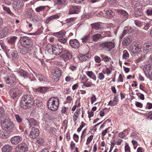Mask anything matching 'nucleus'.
<instances>
[{
  "instance_id": "obj_9",
  "label": "nucleus",
  "mask_w": 152,
  "mask_h": 152,
  "mask_svg": "<svg viewBox=\"0 0 152 152\" xmlns=\"http://www.w3.org/2000/svg\"><path fill=\"white\" fill-rule=\"evenodd\" d=\"M24 3L22 0H15L12 4L14 9L17 10L20 9L23 6Z\"/></svg>"
},
{
  "instance_id": "obj_58",
  "label": "nucleus",
  "mask_w": 152,
  "mask_h": 152,
  "mask_svg": "<svg viewBox=\"0 0 152 152\" xmlns=\"http://www.w3.org/2000/svg\"><path fill=\"white\" fill-rule=\"evenodd\" d=\"M130 137L134 139H137V136L136 133L134 132L130 134Z\"/></svg>"
},
{
  "instance_id": "obj_48",
  "label": "nucleus",
  "mask_w": 152,
  "mask_h": 152,
  "mask_svg": "<svg viewBox=\"0 0 152 152\" xmlns=\"http://www.w3.org/2000/svg\"><path fill=\"white\" fill-rule=\"evenodd\" d=\"M129 57V54L128 53L126 50L124 51V54L123 55L122 57L123 58L125 59H127Z\"/></svg>"
},
{
  "instance_id": "obj_2",
  "label": "nucleus",
  "mask_w": 152,
  "mask_h": 152,
  "mask_svg": "<svg viewBox=\"0 0 152 152\" xmlns=\"http://www.w3.org/2000/svg\"><path fill=\"white\" fill-rule=\"evenodd\" d=\"M1 125L3 129L8 132L11 131L14 127L13 123L9 120L5 121L3 123H1Z\"/></svg>"
},
{
  "instance_id": "obj_44",
  "label": "nucleus",
  "mask_w": 152,
  "mask_h": 152,
  "mask_svg": "<svg viewBox=\"0 0 152 152\" xmlns=\"http://www.w3.org/2000/svg\"><path fill=\"white\" fill-rule=\"evenodd\" d=\"M83 85L87 87H90L91 86H95V85L93 84L91 82L89 81H87L86 82L83 83Z\"/></svg>"
},
{
  "instance_id": "obj_46",
  "label": "nucleus",
  "mask_w": 152,
  "mask_h": 152,
  "mask_svg": "<svg viewBox=\"0 0 152 152\" xmlns=\"http://www.w3.org/2000/svg\"><path fill=\"white\" fill-rule=\"evenodd\" d=\"M75 18H70L69 19H67L66 20V22L68 24H69V25H72L74 23L75 21Z\"/></svg>"
},
{
  "instance_id": "obj_10",
  "label": "nucleus",
  "mask_w": 152,
  "mask_h": 152,
  "mask_svg": "<svg viewBox=\"0 0 152 152\" xmlns=\"http://www.w3.org/2000/svg\"><path fill=\"white\" fill-rule=\"evenodd\" d=\"M60 56L65 61L70 60L72 58V55L67 50H64L62 53V54Z\"/></svg>"
},
{
  "instance_id": "obj_53",
  "label": "nucleus",
  "mask_w": 152,
  "mask_h": 152,
  "mask_svg": "<svg viewBox=\"0 0 152 152\" xmlns=\"http://www.w3.org/2000/svg\"><path fill=\"white\" fill-rule=\"evenodd\" d=\"M45 6H40L39 7H37L36 9V11L38 12H39L40 11H42L43 10L45 9Z\"/></svg>"
},
{
  "instance_id": "obj_63",
  "label": "nucleus",
  "mask_w": 152,
  "mask_h": 152,
  "mask_svg": "<svg viewBox=\"0 0 152 152\" xmlns=\"http://www.w3.org/2000/svg\"><path fill=\"white\" fill-rule=\"evenodd\" d=\"M127 30L126 29L124 30L121 34V36L120 37V38L121 39L124 37L126 35L128 34Z\"/></svg>"
},
{
  "instance_id": "obj_42",
  "label": "nucleus",
  "mask_w": 152,
  "mask_h": 152,
  "mask_svg": "<svg viewBox=\"0 0 152 152\" xmlns=\"http://www.w3.org/2000/svg\"><path fill=\"white\" fill-rule=\"evenodd\" d=\"M101 57L102 58V60L105 62L110 61L111 60V58L110 57L103 55H101Z\"/></svg>"
},
{
  "instance_id": "obj_14",
  "label": "nucleus",
  "mask_w": 152,
  "mask_h": 152,
  "mask_svg": "<svg viewBox=\"0 0 152 152\" xmlns=\"http://www.w3.org/2000/svg\"><path fill=\"white\" fill-rule=\"evenodd\" d=\"M52 52V54H54L55 55H59L61 53H62L64 50H63V48L62 46H60V48H57L54 46H51Z\"/></svg>"
},
{
  "instance_id": "obj_3",
  "label": "nucleus",
  "mask_w": 152,
  "mask_h": 152,
  "mask_svg": "<svg viewBox=\"0 0 152 152\" xmlns=\"http://www.w3.org/2000/svg\"><path fill=\"white\" fill-rule=\"evenodd\" d=\"M114 43L111 42H105L99 45L100 48L106 51H109L115 47Z\"/></svg>"
},
{
  "instance_id": "obj_5",
  "label": "nucleus",
  "mask_w": 152,
  "mask_h": 152,
  "mask_svg": "<svg viewBox=\"0 0 152 152\" xmlns=\"http://www.w3.org/2000/svg\"><path fill=\"white\" fill-rule=\"evenodd\" d=\"M21 43L23 42V45L28 46L29 48H31L33 44V42L31 40L28 39L26 37H21L20 39Z\"/></svg>"
},
{
  "instance_id": "obj_20",
  "label": "nucleus",
  "mask_w": 152,
  "mask_h": 152,
  "mask_svg": "<svg viewBox=\"0 0 152 152\" xmlns=\"http://www.w3.org/2000/svg\"><path fill=\"white\" fill-rule=\"evenodd\" d=\"M91 57V55L90 53H88L85 55L80 56L79 58L81 61H85L89 60Z\"/></svg>"
},
{
  "instance_id": "obj_45",
  "label": "nucleus",
  "mask_w": 152,
  "mask_h": 152,
  "mask_svg": "<svg viewBox=\"0 0 152 152\" xmlns=\"http://www.w3.org/2000/svg\"><path fill=\"white\" fill-rule=\"evenodd\" d=\"M66 0H55V4L58 5H60L64 4L66 2Z\"/></svg>"
},
{
  "instance_id": "obj_55",
  "label": "nucleus",
  "mask_w": 152,
  "mask_h": 152,
  "mask_svg": "<svg viewBox=\"0 0 152 152\" xmlns=\"http://www.w3.org/2000/svg\"><path fill=\"white\" fill-rule=\"evenodd\" d=\"M147 16H151L152 15V9H147L145 12Z\"/></svg>"
},
{
  "instance_id": "obj_27",
  "label": "nucleus",
  "mask_w": 152,
  "mask_h": 152,
  "mask_svg": "<svg viewBox=\"0 0 152 152\" xmlns=\"http://www.w3.org/2000/svg\"><path fill=\"white\" fill-rule=\"evenodd\" d=\"M131 42V39L129 37H126L124 38L122 44L124 46L128 45Z\"/></svg>"
},
{
  "instance_id": "obj_61",
  "label": "nucleus",
  "mask_w": 152,
  "mask_h": 152,
  "mask_svg": "<svg viewBox=\"0 0 152 152\" xmlns=\"http://www.w3.org/2000/svg\"><path fill=\"white\" fill-rule=\"evenodd\" d=\"M91 104H93L94 102H96V99L95 95L93 94L91 98Z\"/></svg>"
},
{
  "instance_id": "obj_19",
  "label": "nucleus",
  "mask_w": 152,
  "mask_h": 152,
  "mask_svg": "<svg viewBox=\"0 0 152 152\" xmlns=\"http://www.w3.org/2000/svg\"><path fill=\"white\" fill-rule=\"evenodd\" d=\"M143 50L147 53L152 52V43L147 44L144 45Z\"/></svg>"
},
{
  "instance_id": "obj_52",
  "label": "nucleus",
  "mask_w": 152,
  "mask_h": 152,
  "mask_svg": "<svg viewBox=\"0 0 152 152\" xmlns=\"http://www.w3.org/2000/svg\"><path fill=\"white\" fill-rule=\"evenodd\" d=\"M11 55L12 58H16L18 56V54L15 50H12L11 52Z\"/></svg>"
},
{
  "instance_id": "obj_16",
  "label": "nucleus",
  "mask_w": 152,
  "mask_h": 152,
  "mask_svg": "<svg viewBox=\"0 0 152 152\" xmlns=\"http://www.w3.org/2000/svg\"><path fill=\"white\" fill-rule=\"evenodd\" d=\"M116 12L123 20H126L128 17V14L124 10H118Z\"/></svg>"
},
{
  "instance_id": "obj_34",
  "label": "nucleus",
  "mask_w": 152,
  "mask_h": 152,
  "mask_svg": "<svg viewBox=\"0 0 152 152\" xmlns=\"http://www.w3.org/2000/svg\"><path fill=\"white\" fill-rule=\"evenodd\" d=\"M20 75L25 78L28 77V73L23 70H20L19 72Z\"/></svg>"
},
{
  "instance_id": "obj_64",
  "label": "nucleus",
  "mask_w": 152,
  "mask_h": 152,
  "mask_svg": "<svg viewBox=\"0 0 152 152\" xmlns=\"http://www.w3.org/2000/svg\"><path fill=\"white\" fill-rule=\"evenodd\" d=\"M117 104L114 101L110 100L109 102L108 105L110 106H113Z\"/></svg>"
},
{
  "instance_id": "obj_25",
  "label": "nucleus",
  "mask_w": 152,
  "mask_h": 152,
  "mask_svg": "<svg viewBox=\"0 0 152 152\" xmlns=\"http://www.w3.org/2000/svg\"><path fill=\"white\" fill-rule=\"evenodd\" d=\"M17 39V37L13 36L9 38L7 40V42L9 44L14 45Z\"/></svg>"
},
{
  "instance_id": "obj_8",
  "label": "nucleus",
  "mask_w": 152,
  "mask_h": 152,
  "mask_svg": "<svg viewBox=\"0 0 152 152\" xmlns=\"http://www.w3.org/2000/svg\"><path fill=\"white\" fill-rule=\"evenodd\" d=\"M23 139L21 136H15L11 138L10 142L12 145H17L21 142L23 140Z\"/></svg>"
},
{
  "instance_id": "obj_30",
  "label": "nucleus",
  "mask_w": 152,
  "mask_h": 152,
  "mask_svg": "<svg viewBox=\"0 0 152 152\" xmlns=\"http://www.w3.org/2000/svg\"><path fill=\"white\" fill-rule=\"evenodd\" d=\"M81 112V109H79L77 110L76 112L74 113L73 117V120L74 122H76L77 120V118L78 117L79 115L80 114Z\"/></svg>"
},
{
  "instance_id": "obj_26",
  "label": "nucleus",
  "mask_w": 152,
  "mask_h": 152,
  "mask_svg": "<svg viewBox=\"0 0 152 152\" xmlns=\"http://www.w3.org/2000/svg\"><path fill=\"white\" fill-rule=\"evenodd\" d=\"M59 18V16L57 14H55L53 15L49 18H48L46 20V23L47 24H48L49 23V22L53 20L57 19Z\"/></svg>"
},
{
  "instance_id": "obj_6",
  "label": "nucleus",
  "mask_w": 152,
  "mask_h": 152,
  "mask_svg": "<svg viewBox=\"0 0 152 152\" xmlns=\"http://www.w3.org/2000/svg\"><path fill=\"white\" fill-rule=\"evenodd\" d=\"M6 83L10 86L15 85L16 83V81L14 75L12 74L9 75L6 80Z\"/></svg>"
},
{
  "instance_id": "obj_59",
  "label": "nucleus",
  "mask_w": 152,
  "mask_h": 152,
  "mask_svg": "<svg viewBox=\"0 0 152 152\" xmlns=\"http://www.w3.org/2000/svg\"><path fill=\"white\" fill-rule=\"evenodd\" d=\"M108 1L111 6L115 5L117 2V0H108Z\"/></svg>"
},
{
  "instance_id": "obj_50",
  "label": "nucleus",
  "mask_w": 152,
  "mask_h": 152,
  "mask_svg": "<svg viewBox=\"0 0 152 152\" xmlns=\"http://www.w3.org/2000/svg\"><path fill=\"white\" fill-rule=\"evenodd\" d=\"M5 131H0V137L2 138H4L7 137V133L5 132Z\"/></svg>"
},
{
  "instance_id": "obj_22",
  "label": "nucleus",
  "mask_w": 152,
  "mask_h": 152,
  "mask_svg": "<svg viewBox=\"0 0 152 152\" xmlns=\"http://www.w3.org/2000/svg\"><path fill=\"white\" fill-rule=\"evenodd\" d=\"M79 9L76 6H72L70 7L69 10V14H73L77 13L78 12Z\"/></svg>"
},
{
  "instance_id": "obj_41",
  "label": "nucleus",
  "mask_w": 152,
  "mask_h": 152,
  "mask_svg": "<svg viewBox=\"0 0 152 152\" xmlns=\"http://www.w3.org/2000/svg\"><path fill=\"white\" fill-rule=\"evenodd\" d=\"M67 39L66 37L64 36L58 39V40L59 42L63 44H65L66 42Z\"/></svg>"
},
{
  "instance_id": "obj_43",
  "label": "nucleus",
  "mask_w": 152,
  "mask_h": 152,
  "mask_svg": "<svg viewBox=\"0 0 152 152\" xmlns=\"http://www.w3.org/2000/svg\"><path fill=\"white\" fill-rule=\"evenodd\" d=\"M134 15L137 17L142 16L143 15L142 10H135Z\"/></svg>"
},
{
  "instance_id": "obj_4",
  "label": "nucleus",
  "mask_w": 152,
  "mask_h": 152,
  "mask_svg": "<svg viewBox=\"0 0 152 152\" xmlns=\"http://www.w3.org/2000/svg\"><path fill=\"white\" fill-rule=\"evenodd\" d=\"M52 79L55 82H57L61 75V70L59 68L53 69L52 72Z\"/></svg>"
},
{
  "instance_id": "obj_31",
  "label": "nucleus",
  "mask_w": 152,
  "mask_h": 152,
  "mask_svg": "<svg viewBox=\"0 0 152 152\" xmlns=\"http://www.w3.org/2000/svg\"><path fill=\"white\" fill-rule=\"evenodd\" d=\"M29 125L31 126H36L37 125L36 121L33 118H31L28 120Z\"/></svg>"
},
{
  "instance_id": "obj_36",
  "label": "nucleus",
  "mask_w": 152,
  "mask_h": 152,
  "mask_svg": "<svg viewBox=\"0 0 152 152\" xmlns=\"http://www.w3.org/2000/svg\"><path fill=\"white\" fill-rule=\"evenodd\" d=\"M134 23L136 26L139 27H142L144 25V23L137 20L134 21Z\"/></svg>"
},
{
  "instance_id": "obj_1",
  "label": "nucleus",
  "mask_w": 152,
  "mask_h": 152,
  "mask_svg": "<svg viewBox=\"0 0 152 152\" xmlns=\"http://www.w3.org/2000/svg\"><path fill=\"white\" fill-rule=\"evenodd\" d=\"M59 102L58 98L53 97L50 98L48 101L47 106L48 108L53 111L56 110L59 106Z\"/></svg>"
},
{
  "instance_id": "obj_32",
  "label": "nucleus",
  "mask_w": 152,
  "mask_h": 152,
  "mask_svg": "<svg viewBox=\"0 0 152 152\" xmlns=\"http://www.w3.org/2000/svg\"><path fill=\"white\" fill-rule=\"evenodd\" d=\"M142 5L140 3V2L137 3L134 5V10H137V11L138 10H142Z\"/></svg>"
},
{
  "instance_id": "obj_28",
  "label": "nucleus",
  "mask_w": 152,
  "mask_h": 152,
  "mask_svg": "<svg viewBox=\"0 0 152 152\" xmlns=\"http://www.w3.org/2000/svg\"><path fill=\"white\" fill-rule=\"evenodd\" d=\"M48 88L45 87H40L36 89L35 90L36 91L39 92L41 93H45L46 92Z\"/></svg>"
},
{
  "instance_id": "obj_60",
  "label": "nucleus",
  "mask_w": 152,
  "mask_h": 152,
  "mask_svg": "<svg viewBox=\"0 0 152 152\" xmlns=\"http://www.w3.org/2000/svg\"><path fill=\"white\" fill-rule=\"evenodd\" d=\"M98 75V78L100 80H102L104 78V75L102 72L99 73Z\"/></svg>"
},
{
  "instance_id": "obj_47",
  "label": "nucleus",
  "mask_w": 152,
  "mask_h": 152,
  "mask_svg": "<svg viewBox=\"0 0 152 152\" xmlns=\"http://www.w3.org/2000/svg\"><path fill=\"white\" fill-rule=\"evenodd\" d=\"M2 7L4 11H5L7 13L10 15L12 14L9 8L7 7L4 5H3Z\"/></svg>"
},
{
  "instance_id": "obj_35",
  "label": "nucleus",
  "mask_w": 152,
  "mask_h": 152,
  "mask_svg": "<svg viewBox=\"0 0 152 152\" xmlns=\"http://www.w3.org/2000/svg\"><path fill=\"white\" fill-rule=\"evenodd\" d=\"M89 38L90 36L89 35L84 36L81 39L82 40V42L83 44H86L87 43Z\"/></svg>"
},
{
  "instance_id": "obj_11",
  "label": "nucleus",
  "mask_w": 152,
  "mask_h": 152,
  "mask_svg": "<svg viewBox=\"0 0 152 152\" xmlns=\"http://www.w3.org/2000/svg\"><path fill=\"white\" fill-rule=\"evenodd\" d=\"M146 75L149 78L152 77V65H146L144 69Z\"/></svg>"
},
{
  "instance_id": "obj_51",
  "label": "nucleus",
  "mask_w": 152,
  "mask_h": 152,
  "mask_svg": "<svg viewBox=\"0 0 152 152\" xmlns=\"http://www.w3.org/2000/svg\"><path fill=\"white\" fill-rule=\"evenodd\" d=\"M5 114V110L3 107H0V118L2 117Z\"/></svg>"
},
{
  "instance_id": "obj_62",
  "label": "nucleus",
  "mask_w": 152,
  "mask_h": 152,
  "mask_svg": "<svg viewBox=\"0 0 152 152\" xmlns=\"http://www.w3.org/2000/svg\"><path fill=\"white\" fill-rule=\"evenodd\" d=\"M94 58L95 61L96 63H100L101 61V59L100 57L97 56H96L94 57Z\"/></svg>"
},
{
  "instance_id": "obj_40",
  "label": "nucleus",
  "mask_w": 152,
  "mask_h": 152,
  "mask_svg": "<svg viewBox=\"0 0 152 152\" xmlns=\"http://www.w3.org/2000/svg\"><path fill=\"white\" fill-rule=\"evenodd\" d=\"M101 36L100 34H96L93 36L92 38L94 41L96 42L100 38Z\"/></svg>"
},
{
  "instance_id": "obj_37",
  "label": "nucleus",
  "mask_w": 152,
  "mask_h": 152,
  "mask_svg": "<svg viewBox=\"0 0 152 152\" xmlns=\"http://www.w3.org/2000/svg\"><path fill=\"white\" fill-rule=\"evenodd\" d=\"M92 27L93 28H95L96 30H99L101 28V26L99 25V23H96L91 24Z\"/></svg>"
},
{
  "instance_id": "obj_56",
  "label": "nucleus",
  "mask_w": 152,
  "mask_h": 152,
  "mask_svg": "<svg viewBox=\"0 0 152 152\" xmlns=\"http://www.w3.org/2000/svg\"><path fill=\"white\" fill-rule=\"evenodd\" d=\"M7 32L4 31H1V33L0 34V37L1 38L7 36Z\"/></svg>"
},
{
  "instance_id": "obj_17",
  "label": "nucleus",
  "mask_w": 152,
  "mask_h": 152,
  "mask_svg": "<svg viewBox=\"0 0 152 152\" xmlns=\"http://www.w3.org/2000/svg\"><path fill=\"white\" fill-rule=\"evenodd\" d=\"M80 43L76 39H72L70 40L69 45L70 46L74 49H77L80 46Z\"/></svg>"
},
{
  "instance_id": "obj_24",
  "label": "nucleus",
  "mask_w": 152,
  "mask_h": 152,
  "mask_svg": "<svg viewBox=\"0 0 152 152\" xmlns=\"http://www.w3.org/2000/svg\"><path fill=\"white\" fill-rule=\"evenodd\" d=\"M12 148V147L10 145H5L2 148V152H10Z\"/></svg>"
},
{
  "instance_id": "obj_38",
  "label": "nucleus",
  "mask_w": 152,
  "mask_h": 152,
  "mask_svg": "<svg viewBox=\"0 0 152 152\" xmlns=\"http://www.w3.org/2000/svg\"><path fill=\"white\" fill-rule=\"evenodd\" d=\"M144 23V26L143 27V29L145 30H148L152 25V23L151 21H149L146 23Z\"/></svg>"
},
{
  "instance_id": "obj_12",
  "label": "nucleus",
  "mask_w": 152,
  "mask_h": 152,
  "mask_svg": "<svg viewBox=\"0 0 152 152\" xmlns=\"http://www.w3.org/2000/svg\"><path fill=\"white\" fill-rule=\"evenodd\" d=\"M39 131L38 129L35 127H32L29 134L30 137L33 139L36 138L39 135Z\"/></svg>"
},
{
  "instance_id": "obj_21",
  "label": "nucleus",
  "mask_w": 152,
  "mask_h": 152,
  "mask_svg": "<svg viewBox=\"0 0 152 152\" xmlns=\"http://www.w3.org/2000/svg\"><path fill=\"white\" fill-rule=\"evenodd\" d=\"M34 73L36 77L39 78V80L40 82H42L43 83H45L46 82H48V80L46 78L44 77V76L41 74H38L36 73L35 72H34Z\"/></svg>"
},
{
  "instance_id": "obj_29",
  "label": "nucleus",
  "mask_w": 152,
  "mask_h": 152,
  "mask_svg": "<svg viewBox=\"0 0 152 152\" xmlns=\"http://www.w3.org/2000/svg\"><path fill=\"white\" fill-rule=\"evenodd\" d=\"M53 35L54 36L58 37V38H60L65 36V33L64 31H61L58 32L54 33Z\"/></svg>"
},
{
  "instance_id": "obj_15",
  "label": "nucleus",
  "mask_w": 152,
  "mask_h": 152,
  "mask_svg": "<svg viewBox=\"0 0 152 152\" xmlns=\"http://www.w3.org/2000/svg\"><path fill=\"white\" fill-rule=\"evenodd\" d=\"M22 99L29 104H32L34 101L33 96L28 94L23 96L22 98Z\"/></svg>"
},
{
  "instance_id": "obj_18",
  "label": "nucleus",
  "mask_w": 152,
  "mask_h": 152,
  "mask_svg": "<svg viewBox=\"0 0 152 152\" xmlns=\"http://www.w3.org/2000/svg\"><path fill=\"white\" fill-rule=\"evenodd\" d=\"M141 46L140 45H135L131 50V52L134 53H138L140 52L141 50Z\"/></svg>"
},
{
  "instance_id": "obj_39",
  "label": "nucleus",
  "mask_w": 152,
  "mask_h": 152,
  "mask_svg": "<svg viewBox=\"0 0 152 152\" xmlns=\"http://www.w3.org/2000/svg\"><path fill=\"white\" fill-rule=\"evenodd\" d=\"M27 104H28L26 102L21 99L20 104V106L23 109H26L27 107Z\"/></svg>"
},
{
  "instance_id": "obj_54",
  "label": "nucleus",
  "mask_w": 152,
  "mask_h": 152,
  "mask_svg": "<svg viewBox=\"0 0 152 152\" xmlns=\"http://www.w3.org/2000/svg\"><path fill=\"white\" fill-rule=\"evenodd\" d=\"M93 135H91L89 137H88L87 140L86 144L88 145L92 141L93 139Z\"/></svg>"
},
{
  "instance_id": "obj_49",
  "label": "nucleus",
  "mask_w": 152,
  "mask_h": 152,
  "mask_svg": "<svg viewBox=\"0 0 152 152\" xmlns=\"http://www.w3.org/2000/svg\"><path fill=\"white\" fill-rule=\"evenodd\" d=\"M15 117L18 123H20L22 122V119L18 115L15 114Z\"/></svg>"
},
{
  "instance_id": "obj_23",
  "label": "nucleus",
  "mask_w": 152,
  "mask_h": 152,
  "mask_svg": "<svg viewBox=\"0 0 152 152\" xmlns=\"http://www.w3.org/2000/svg\"><path fill=\"white\" fill-rule=\"evenodd\" d=\"M22 48H20L19 51L21 54H25L27 53L29 50V47L28 46L22 45Z\"/></svg>"
},
{
  "instance_id": "obj_33",
  "label": "nucleus",
  "mask_w": 152,
  "mask_h": 152,
  "mask_svg": "<svg viewBox=\"0 0 152 152\" xmlns=\"http://www.w3.org/2000/svg\"><path fill=\"white\" fill-rule=\"evenodd\" d=\"M105 14L108 16L112 17L114 15L115 13L110 10L104 11Z\"/></svg>"
},
{
  "instance_id": "obj_13",
  "label": "nucleus",
  "mask_w": 152,
  "mask_h": 152,
  "mask_svg": "<svg viewBox=\"0 0 152 152\" xmlns=\"http://www.w3.org/2000/svg\"><path fill=\"white\" fill-rule=\"evenodd\" d=\"M10 94L12 98H14L20 95V91L18 88H13L10 90Z\"/></svg>"
},
{
  "instance_id": "obj_7",
  "label": "nucleus",
  "mask_w": 152,
  "mask_h": 152,
  "mask_svg": "<svg viewBox=\"0 0 152 152\" xmlns=\"http://www.w3.org/2000/svg\"><path fill=\"white\" fill-rule=\"evenodd\" d=\"M17 152H25L28 149L27 145L24 143H22L17 145L15 148Z\"/></svg>"
},
{
  "instance_id": "obj_57",
  "label": "nucleus",
  "mask_w": 152,
  "mask_h": 152,
  "mask_svg": "<svg viewBox=\"0 0 152 152\" xmlns=\"http://www.w3.org/2000/svg\"><path fill=\"white\" fill-rule=\"evenodd\" d=\"M40 103H41V101L38 99H37L35 100H34V101L32 102V104H36L37 105L39 106V104H40Z\"/></svg>"
}]
</instances>
